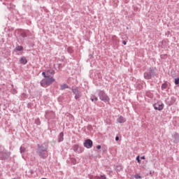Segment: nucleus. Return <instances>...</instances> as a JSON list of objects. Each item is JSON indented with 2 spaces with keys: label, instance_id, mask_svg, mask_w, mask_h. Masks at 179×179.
Listing matches in <instances>:
<instances>
[{
  "label": "nucleus",
  "instance_id": "obj_15",
  "mask_svg": "<svg viewBox=\"0 0 179 179\" xmlns=\"http://www.w3.org/2000/svg\"><path fill=\"white\" fill-rule=\"evenodd\" d=\"M60 89H61V90H65V89H69V86H68V85H66V84H62L60 86Z\"/></svg>",
  "mask_w": 179,
  "mask_h": 179
},
{
  "label": "nucleus",
  "instance_id": "obj_16",
  "mask_svg": "<svg viewBox=\"0 0 179 179\" xmlns=\"http://www.w3.org/2000/svg\"><path fill=\"white\" fill-rule=\"evenodd\" d=\"M64 141V132H61L59 135V142Z\"/></svg>",
  "mask_w": 179,
  "mask_h": 179
},
{
  "label": "nucleus",
  "instance_id": "obj_19",
  "mask_svg": "<svg viewBox=\"0 0 179 179\" xmlns=\"http://www.w3.org/2000/svg\"><path fill=\"white\" fill-rule=\"evenodd\" d=\"M20 152L21 155H23V153H24V152H26V148L21 146L20 148Z\"/></svg>",
  "mask_w": 179,
  "mask_h": 179
},
{
  "label": "nucleus",
  "instance_id": "obj_21",
  "mask_svg": "<svg viewBox=\"0 0 179 179\" xmlns=\"http://www.w3.org/2000/svg\"><path fill=\"white\" fill-rule=\"evenodd\" d=\"M146 96L149 97L150 99H152L153 97V94H152L150 92H147L146 93Z\"/></svg>",
  "mask_w": 179,
  "mask_h": 179
},
{
  "label": "nucleus",
  "instance_id": "obj_37",
  "mask_svg": "<svg viewBox=\"0 0 179 179\" xmlns=\"http://www.w3.org/2000/svg\"><path fill=\"white\" fill-rule=\"evenodd\" d=\"M122 44H124V45H127V41H123Z\"/></svg>",
  "mask_w": 179,
  "mask_h": 179
},
{
  "label": "nucleus",
  "instance_id": "obj_23",
  "mask_svg": "<svg viewBox=\"0 0 179 179\" xmlns=\"http://www.w3.org/2000/svg\"><path fill=\"white\" fill-rule=\"evenodd\" d=\"M121 170H122V166H121V165H118L116 166L117 171H121Z\"/></svg>",
  "mask_w": 179,
  "mask_h": 179
},
{
  "label": "nucleus",
  "instance_id": "obj_33",
  "mask_svg": "<svg viewBox=\"0 0 179 179\" xmlns=\"http://www.w3.org/2000/svg\"><path fill=\"white\" fill-rule=\"evenodd\" d=\"M21 97L22 98L27 97L26 94H24V93L22 94Z\"/></svg>",
  "mask_w": 179,
  "mask_h": 179
},
{
  "label": "nucleus",
  "instance_id": "obj_18",
  "mask_svg": "<svg viewBox=\"0 0 179 179\" xmlns=\"http://www.w3.org/2000/svg\"><path fill=\"white\" fill-rule=\"evenodd\" d=\"M55 73V71L53 69H50L47 71V75H54Z\"/></svg>",
  "mask_w": 179,
  "mask_h": 179
},
{
  "label": "nucleus",
  "instance_id": "obj_30",
  "mask_svg": "<svg viewBox=\"0 0 179 179\" xmlns=\"http://www.w3.org/2000/svg\"><path fill=\"white\" fill-rule=\"evenodd\" d=\"M93 98L94 101H97V100H99V99L96 96H93Z\"/></svg>",
  "mask_w": 179,
  "mask_h": 179
},
{
  "label": "nucleus",
  "instance_id": "obj_40",
  "mask_svg": "<svg viewBox=\"0 0 179 179\" xmlns=\"http://www.w3.org/2000/svg\"><path fill=\"white\" fill-rule=\"evenodd\" d=\"M141 160H145V156L141 157Z\"/></svg>",
  "mask_w": 179,
  "mask_h": 179
},
{
  "label": "nucleus",
  "instance_id": "obj_39",
  "mask_svg": "<svg viewBox=\"0 0 179 179\" xmlns=\"http://www.w3.org/2000/svg\"><path fill=\"white\" fill-rule=\"evenodd\" d=\"M90 100H91L92 101H94V98L91 97V98H90Z\"/></svg>",
  "mask_w": 179,
  "mask_h": 179
},
{
  "label": "nucleus",
  "instance_id": "obj_9",
  "mask_svg": "<svg viewBox=\"0 0 179 179\" xmlns=\"http://www.w3.org/2000/svg\"><path fill=\"white\" fill-rule=\"evenodd\" d=\"M155 110H158L159 111H162L163 108H164V104L163 103H157L154 105Z\"/></svg>",
  "mask_w": 179,
  "mask_h": 179
},
{
  "label": "nucleus",
  "instance_id": "obj_6",
  "mask_svg": "<svg viewBox=\"0 0 179 179\" xmlns=\"http://www.w3.org/2000/svg\"><path fill=\"white\" fill-rule=\"evenodd\" d=\"M72 92L73 94H75V99L76 100H78V99H80L82 97V92L78 90V88L72 89Z\"/></svg>",
  "mask_w": 179,
  "mask_h": 179
},
{
  "label": "nucleus",
  "instance_id": "obj_10",
  "mask_svg": "<svg viewBox=\"0 0 179 179\" xmlns=\"http://www.w3.org/2000/svg\"><path fill=\"white\" fill-rule=\"evenodd\" d=\"M54 115H55L54 112L46 111L45 117L46 120H50V118H53Z\"/></svg>",
  "mask_w": 179,
  "mask_h": 179
},
{
  "label": "nucleus",
  "instance_id": "obj_1",
  "mask_svg": "<svg viewBox=\"0 0 179 179\" xmlns=\"http://www.w3.org/2000/svg\"><path fill=\"white\" fill-rule=\"evenodd\" d=\"M36 153L41 159L45 160L48 157V147L44 144H38Z\"/></svg>",
  "mask_w": 179,
  "mask_h": 179
},
{
  "label": "nucleus",
  "instance_id": "obj_7",
  "mask_svg": "<svg viewBox=\"0 0 179 179\" xmlns=\"http://www.w3.org/2000/svg\"><path fill=\"white\" fill-rule=\"evenodd\" d=\"M84 147L87 149H92L93 147V141L90 139H87L84 142Z\"/></svg>",
  "mask_w": 179,
  "mask_h": 179
},
{
  "label": "nucleus",
  "instance_id": "obj_20",
  "mask_svg": "<svg viewBox=\"0 0 179 179\" xmlns=\"http://www.w3.org/2000/svg\"><path fill=\"white\" fill-rule=\"evenodd\" d=\"M162 90H164L165 89H167L169 87V85L167 83H164L162 85Z\"/></svg>",
  "mask_w": 179,
  "mask_h": 179
},
{
  "label": "nucleus",
  "instance_id": "obj_34",
  "mask_svg": "<svg viewBox=\"0 0 179 179\" xmlns=\"http://www.w3.org/2000/svg\"><path fill=\"white\" fill-rule=\"evenodd\" d=\"M96 149H101V145H98L97 146H96Z\"/></svg>",
  "mask_w": 179,
  "mask_h": 179
},
{
  "label": "nucleus",
  "instance_id": "obj_31",
  "mask_svg": "<svg viewBox=\"0 0 179 179\" xmlns=\"http://www.w3.org/2000/svg\"><path fill=\"white\" fill-rule=\"evenodd\" d=\"M12 93H13V94H16L17 93V91H16V90H13L12 91Z\"/></svg>",
  "mask_w": 179,
  "mask_h": 179
},
{
  "label": "nucleus",
  "instance_id": "obj_41",
  "mask_svg": "<svg viewBox=\"0 0 179 179\" xmlns=\"http://www.w3.org/2000/svg\"><path fill=\"white\" fill-rule=\"evenodd\" d=\"M13 179H16V178H13Z\"/></svg>",
  "mask_w": 179,
  "mask_h": 179
},
{
  "label": "nucleus",
  "instance_id": "obj_12",
  "mask_svg": "<svg viewBox=\"0 0 179 179\" xmlns=\"http://www.w3.org/2000/svg\"><path fill=\"white\" fill-rule=\"evenodd\" d=\"M20 64H22V65H26V64H27V59H26V57H22L20 58Z\"/></svg>",
  "mask_w": 179,
  "mask_h": 179
},
{
  "label": "nucleus",
  "instance_id": "obj_14",
  "mask_svg": "<svg viewBox=\"0 0 179 179\" xmlns=\"http://www.w3.org/2000/svg\"><path fill=\"white\" fill-rule=\"evenodd\" d=\"M117 122H119V124H124V122H125L126 120L125 117L120 116V117H118L117 119Z\"/></svg>",
  "mask_w": 179,
  "mask_h": 179
},
{
  "label": "nucleus",
  "instance_id": "obj_27",
  "mask_svg": "<svg viewBox=\"0 0 179 179\" xmlns=\"http://www.w3.org/2000/svg\"><path fill=\"white\" fill-rule=\"evenodd\" d=\"M42 75H43V78H45V79L48 76H49L48 75L45 74V72H44V71L42 73Z\"/></svg>",
  "mask_w": 179,
  "mask_h": 179
},
{
  "label": "nucleus",
  "instance_id": "obj_35",
  "mask_svg": "<svg viewBox=\"0 0 179 179\" xmlns=\"http://www.w3.org/2000/svg\"><path fill=\"white\" fill-rule=\"evenodd\" d=\"M68 51H69V52H72V49H71V48H69Z\"/></svg>",
  "mask_w": 179,
  "mask_h": 179
},
{
  "label": "nucleus",
  "instance_id": "obj_25",
  "mask_svg": "<svg viewBox=\"0 0 179 179\" xmlns=\"http://www.w3.org/2000/svg\"><path fill=\"white\" fill-rule=\"evenodd\" d=\"M35 124H36V125H40V119H36Z\"/></svg>",
  "mask_w": 179,
  "mask_h": 179
},
{
  "label": "nucleus",
  "instance_id": "obj_11",
  "mask_svg": "<svg viewBox=\"0 0 179 179\" xmlns=\"http://www.w3.org/2000/svg\"><path fill=\"white\" fill-rule=\"evenodd\" d=\"M173 142L174 143H179V134L177 133H175L173 136Z\"/></svg>",
  "mask_w": 179,
  "mask_h": 179
},
{
  "label": "nucleus",
  "instance_id": "obj_2",
  "mask_svg": "<svg viewBox=\"0 0 179 179\" xmlns=\"http://www.w3.org/2000/svg\"><path fill=\"white\" fill-rule=\"evenodd\" d=\"M156 68L150 67L147 69V71L144 73L145 79L149 80L152 79V78H155L156 76Z\"/></svg>",
  "mask_w": 179,
  "mask_h": 179
},
{
  "label": "nucleus",
  "instance_id": "obj_4",
  "mask_svg": "<svg viewBox=\"0 0 179 179\" xmlns=\"http://www.w3.org/2000/svg\"><path fill=\"white\" fill-rule=\"evenodd\" d=\"M97 92H98L99 99L100 100H101V101H104V103H108V101H110V98L108 97V96H107V94H106V92H104V91L98 90Z\"/></svg>",
  "mask_w": 179,
  "mask_h": 179
},
{
  "label": "nucleus",
  "instance_id": "obj_32",
  "mask_svg": "<svg viewBox=\"0 0 179 179\" xmlns=\"http://www.w3.org/2000/svg\"><path fill=\"white\" fill-rule=\"evenodd\" d=\"M22 37H27V35H26L25 33H22Z\"/></svg>",
  "mask_w": 179,
  "mask_h": 179
},
{
  "label": "nucleus",
  "instance_id": "obj_3",
  "mask_svg": "<svg viewBox=\"0 0 179 179\" xmlns=\"http://www.w3.org/2000/svg\"><path fill=\"white\" fill-rule=\"evenodd\" d=\"M53 82H55V78L49 76L41 81V86H42V87H48V86H50Z\"/></svg>",
  "mask_w": 179,
  "mask_h": 179
},
{
  "label": "nucleus",
  "instance_id": "obj_29",
  "mask_svg": "<svg viewBox=\"0 0 179 179\" xmlns=\"http://www.w3.org/2000/svg\"><path fill=\"white\" fill-rule=\"evenodd\" d=\"M71 162H72L73 164H76V159L72 158Z\"/></svg>",
  "mask_w": 179,
  "mask_h": 179
},
{
  "label": "nucleus",
  "instance_id": "obj_17",
  "mask_svg": "<svg viewBox=\"0 0 179 179\" xmlns=\"http://www.w3.org/2000/svg\"><path fill=\"white\" fill-rule=\"evenodd\" d=\"M73 150L76 152L78 153V151L79 150V145L78 144H76L73 146Z\"/></svg>",
  "mask_w": 179,
  "mask_h": 179
},
{
  "label": "nucleus",
  "instance_id": "obj_38",
  "mask_svg": "<svg viewBox=\"0 0 179 179\" xmlns=\"http://www.w3.org/2000/svg\"><path fill=\"white\" fill-rule=\"evenodd\" d=\"M115 141H120V137L116 136V137H115Z\"/></svg>",
  "mask_w": 179,
  "mask_h": 179
},
{
  "label": "nucleus",
  "instance_id": "obj_28",
  "mask_svg": "<svg viewBox=\"0 0 179 179\" xmlns=\"http://www.w3.org/2000/svg\"><path fill=\"white\" fill-rule=\"evenodd\" d=\"M136 160H137V162L141 164V159H139V156H137L136 157Z\"/></svg>",
  "mask_w": 179,
  "mask_h": 179
},
{
  "label": "nucleus",
  "instance_id": "obj_24",
  "mask_svg": "<svg viewBox=\"0 0 179 179\" xmlns=\"http://www.w3.org/2000/svg\"><path fill=\"white\" fill-rule=\"evenodd\" d=\"M134 178L141 179V178H142V176H139V174H136V175H134Z\"/></svg>",
  "mask_w": 179,
  "mask_h": 179
},
{
  "label": "nucleus",
  "instance_id": "obj_26",
  "mask_svg": "<svg viewBox=\"0 0 179 179\" xmlns=\"http://www.w3.org/2000/svg\"><path fill=\"white\" fill-rule=\"evenodd\" d=\"M175 85H179V78H175Z\"/></svg>",
  "mask_w": 179,
  "mask_h": 179
},
{
  "label": "nucleus",
  "instance_id": "obj_13",
  "mask_svg": "<svg viewBox=\"0 0 179 179\" xmlns=\"http://www.w3.org/2000/svg\"><path fill=\"white\" fill-rule=\"evenodd\" d=\"M15 52H19V51H23V46L17 45L14 49Z\"/></svg>",
  "mask_w": 179,
  "mask_h": 179
},
{
  "label": "nucleus",
  "instance_id": "obj_8",
  "mask_svg": "<svg viewBox=\"0 0 179 179\" xmlns=\"http://www.w3.org/2000/svg\"><path fill=\"white\" fill-rule=\"evenodd\" d=\"M112 44L114 47L120 44V39L116 36H113L111 38Z\"/></svg>",
  "mask_w": 179,
  "mask_h": 179
},
{
  "label": "nucleus",
  "instance_id": "obj_5",
  "mask_svg": "<svg viewBox=\"0 0 179 179\" xmlns=\"http://www.w3.org/2000/svg\"><path fill=\"white\" fill-rule=\"evenodd\" d=\"M10 156V152L3 151L0 152V160H5Z\"/></svg>",
  "mask_w": 179,
  "mask_h": 179
},
{
  "label": "nucleus",
  "instance_id": "obj_22",
  "mask_svg": "<svg viewBox=\"0 0 179 179\" xmlns=\"http://www.w3.org/2000/svg\"><path fill=\"white\" fill-rule=\"evenodd\" d=\"M83 152V148L79 145L78 151H77V153H82Z\"/></svg>",
  "mask_w": 179,
  "mask_h": 179
},
{
  "label": "nucleus",
  "instance_id": "obj_36",
  "mask_svg": "<svg viewBox=\"0 0 179 179\" xmlns=\"http://www.w3.org/2000/svg\"><path fill=\"white\" fill-rule=\"evenodd\" d=\"M100 178H101V179H106V176H100Z\"/></svg>",
  "mask_w": 179,
  "mask_h": 179
}]
</instances>
